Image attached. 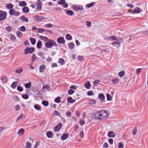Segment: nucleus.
Returning <instances> with one entry per match:
<instances>
[{"label": "nucleus", "mask_w": 148, "mask_h": 148, "mask_svg": "<svg viewBox=\"0 0 148 148\" xmlns=\"http://www.w3.org/2000/svg\"><path fill=\"white\" fill-rule=\"evenodd\" d=\"M46 135L47 137L49 138H52L53 136V134L52 132L49 131L47 132Z\"/></svg>", "instance_id": "nucleus-16"}, {"label": "nucleus", "mask_w": 148, "mask_h": 148, "mask_svg": "<svg viewBox=\"0 0 148 148\" xmlns=\"http://www.w3.org/2000/svg\"><path fill=\"white\" fill-rule=\"evenodd\" d=\"M7 8L8 9H12L13 8V6L12 4H8L6 6Z\"/></svg>", "instance_id": "nucleus-50"}, {"label": "nucleus", "mask_w": 148, "mask_h": 148, "mask_svg": "<svg viewBox=\"0 0 148 148\" xmlns=\"http://www.w3.org/2000/svg\"><path fill=\"white\" fill-rule=\"evenodd\" d=\"M16 34L17 36L19 38H21L23 35L22 33L20 31L17 32Z\"/></svg>", "instance_id": "nucleus-45"}, {"label": "nucleus", "mask_w": 148, "mask_h": 148, "mask_svg": "<svg viewBox=\"0 0 148 148\" xmlns=\"http://www.w3.org/2000/svg\"><path fill=\"white\" fill-rule=\"evenodd\" d=\"M84 58L82 56H79L77 57V59L79 61H82L84 60Z\"/></svg>", "instance_id": "nucleus-59"}, {"label": "nucleus", "mask_w": 148, "mask_h": 148, "mask_svg": "<svg viewBox=\"0 0 148 148\" xmlns=\"http://www.w3.org/2000/svg\"><path fill=\"white\" fill-rule=\"evenodd\" d=\"M125 74V72L124 71H121L119 73V75L120 77H122Z\"/></svg>", "instance_id": "nucleus-44"}, {"label": "nucleus", "mask_w": 148, "mask_h": 148, "mask_svg": "<svg viewBox=\"0 0 148 148\" xmlns=\"http://www.w3.org/2000/svg\"><path fill=\"white\" fill-rule=\"evenodd\" d=\"M59 63L61 65H63L65 63V62L64 59L62 58H60L58 61Z\"/></svg>", "instance_id": "nucleus-39"}, {"label": "nucleus", "mask_w": 148, "mask_h": 148, "mask_svg": "<svg viewBox=\"0 0 148 148\" xmlns=\"http://www.w3.org/2000/svg\"><path fill=\"white\" fill-rule=\"evenodd\" d=\"M57 44L53 40L49 39L45 44V46L47 48H50L53 46H57Z\"/></svg>", "instance_id": "nucleus-2"}, {"label": "nucleus", "mask_w": 148, "mask_h": 148, "mask_svg": "<svg viewBox=\"0 0 148 148\" xmlns=\"http://www.w3.org/2000/svg\"><path fill=\"white\" fill-rule=\"evenodd\" d=\"M42 42L40 41H38L36 45L37 48L38 49H40L42 47Z\"/></svg>", "instance_id": "nucleus-33"}, {"label": "nucleus", "mask_w": 148, "mask_h": 148, "mask_svg": "<svg viewBox=\"0 0 148 148\" xmlns=\"http://www.w3.org/2000/svg\"><path fill=\"white\" fill-rule=\"evenodd\" d=\"M42 104L44 106H47L49 105V102L46 101H43L42 102Z\"/></svg>", "instance_id": "nucleus-40"}, {"label": "nucleus", "mask_w": 148, "mask_h": 148, "mask_svg": "<svg viewBox=\"0 0 148 148\" xmlns=\"http://www.w3.org/2000/svg\"><path fill=\"white\" fill-rule=\"evenodd\" d=\"M108 136L109 137L113 138L115 136V134L114 132L111 131L108 133Z\"/></svg>", "instance_id": "nucleus-13"}, {"label": "nucleus", "mask_w": 148, "mask_h": 148, "mask_svg": "<svg viewBox=\"0 0 148 148\" xmlns=\"http://www.w3.org/2000/svg\"><path fill=\"white\" fill-rule=\"evenodd\" d=\"M50 89V87L48 85H45L43 86L42 88L43 91H45L46 89H47L48 91H49Z\"/></svg>", "instance_id": "nucleus-12"}, {"label": "nucleus", "mask_w": 148, "mask_h": 148, "mask_svg": "<svg viewBox=\"0 0 148 148\" xmlns=\"http://www.w3.org/2000/svg\"><path fill=\"white\" fill-rule=\"evenodd\" d=\"M66 38L68 40H71L72 39V37L71 35L69 34L66 35Z\"/></svg>", "instance_id": "nucleus-36"}, {"label": "nucleus", "mask_w": 148, "mask_h": 148, "mask_svg": "<svg viewBox=\"0 0 148 148\" xmlns=\"http://www.w3.org/2000/svg\"><path fill=\"white\" fill-rule=\"evenodd\" d=\"M108 38L109 40H115L116 39V37L114 36H111Z\"/></svg>", "instance_id": "nucleus-51"}, {"label": "nucleus", "mask_w": 148, "mask_h": 148, "mask_svg": "<svg viewBox=\"0 0 148 148\" xmlns=\"http://www.w3.org/2000/svg\"><path fill=\"white\" fill-rule=\"evenodd\" d=\"M26 145L28 148H30L31 147L32 144L29 142H27L26 143Z\"/></svg>", "instance_id": "nucleus-60"}, {"label": "nucleus", "mask_w": 148, "mask_h": 148, "mask_svg": "<svg viewBox=\"0 0 148 148\" xmlns=\"http://www.w3.org/2000/svg\"><path fill=\"white\" fill-rule=\"evenodd\" d=\"M94 116L96 119L99 120H104L108 116V114L106 110H102L95 113Z\"/></svg>", "instance_id": "nucleus-1"}, {"label": "nucleus", "mask_w": 148, "mask_h": 148, "mask_svg": "<svg viewBox=\"0 0 148 148\" xmlns=\"http://www.w3.org/2000/svg\"><path fill=\"white\" fill-rule=\"evenodd\" d=\"M22 97L25 99H27L29 96L27 94H24L22 95Z\"/></svg>", "instance_id": "nucleus-52"}, {"label": "nucleus", "mask_w": 148, "mask_h": 148, "mask_svg": "<svg viewBox=\"0 0 148 148\" xmlns=\"http://www.w3.org/2000/svg\"><path fill=\"white\" fill-rule=\"evenodd\" d=\"M18 83V81H16L14 82L11 85V88L13 89L15 88L17 86V84Z\"/></svg>", "instance_id": "nucleus-24"}, {"label": "nucleus", "mask_w": 148, "mask_h": 148, "mask_svg": "<svg viewBox=\"0 0 148 148\" xmlns=\"http://www.w3.org/2000/svg\"><path fill=\"white\" fill-rule=\"evenodd\" d=\"M34 108L37 110H40L41 108V107L38 104H36L34 106Z\"/></svg>", "instance_id": "nucleus-37"}, {"label": "nucleus", "mask_w": 148, "mask_h": 148, "mask_svg": "<svg viewBox=\"0 0 148 148\" xmlns=\"http://www.w3.org/2000/svg\"><path fill=\"white\" fill-rule=\"evenodd\" d=\"M39 38L41 40L46 42H47L49 39L46 37H45L42 36H40Z\"/></svg>", "instance_id": "nucleus-26"}, {"label": "nucleus", "mask_w": 148, "mask_h": 148, "mask_svg": "<svg viewBox=\"0 0 148 148\" xmlns=\"http://www.w3.org/2000/svg\"><path fill=\"white\" fill-rule=\"evenodd\" d=\"M9 14L10 15H14L15 16L19 15L20 13L18 12H16L15 10L14 9H10L9 11Z\"/></svg>", "instance_id": "nucleus-5"}, {"label": "nucleus", "mask_w": 148, "mask_h": 148, "mask_svg": "<svg viewBox=\"0 0 148 148\" xmlns=\"http://www.w3.org/2000/svg\"><path fill=\"white\" fill-rule=\"evenodd\" d=\"M23 70V69L22 68H19V69L16 70L15 71V72L16 73H21L22 72Z\"/></svg>", "instance_id": "nucleus-49"}, {"label": "nucleus", "mask_w": 148, "mask_h": 148, "mask_svg": "<svg viewBox=\"0 0 148 148\" xmlns=\"http://www.w3.org/2000/svg\"><path fill=\"white\" fill-rule=\"evenodd\" d=\"M137 131V129L136 127L135 128L132 132L133 134L134 135L136 134Z\"/></svg>", "instance_id": "nucleus-61"}, {"label": "nucleus", "mask_w": 148, "mask_h": 148, "mask_svg": "<svg viewBox=\"0 0 148 148\" xmlns=\"http://www.w3.org/2000/svg\"><path fill=\"white\" fill-rule=\"evenodd\" d=\"M100 82V81L99 80H97L95 81L93 83L94 86H97V84H98Z\"/></svg>", "instance_id": "nucleus-56"}, {"label": "nucleus", "mask_w": 148, "mask_h": 148, "mask_svg": "<svg viewBox=\"0 0 148 148\" xmlns=\"http://www.w3.org/2000/svg\"><path fill=\"white\" fill-rule=\"evenodd\" d=\"M57 42L58 43L60 44H64L65 42V40L64 38L61 36L58 38Z\"/></svg>", "instance_id": "nucleus-8"}, {"label": "nucleus", "mask_w": 148, "mask_h": 148, "mask_svg": "<svg viewBox=\"0 0 148 148\" xmlns=\"http://www.w3.org/2000/svg\"><path fill=\"white\" fill-rule=\"evenodd\" d=\"M69 136L68 134L67 133H65L63 134L61 136L62 140H64L67 138Z\"/></svg>", "instance_id": "nucleus-21"}, {"label": "nucleus", "mask_w": 148, "mask_h": 148, "mask_svg": "<svg viewBox=\"0 0 148 148\" xmlns=\"http://www.w3.org/2000/svg\"><path fill=\"white\" fill-rule=\"evenodd\" d=\"M107 99L108 101H111L112 99V96L108 94L106 95Z\"/></svg>", "instance_id": "nucleus-42"}, {"label": "nucleus", "mask_w": 148, "mask_h": 148, "mask_svg": "<svg viewBox=\"0 0 148 148\" xmlns=\"http://www.w3.org/2000/svg\"><path fill=\"white\" fill-rule=\"evenodd\" d=\"M34 50V49L33 47L29 48L26 47L25 48L24 50V53L25 54H27L28 53H32Z\"/></svg>", "instance_id": "nucleus-4"}, {"label": "nucleus", "mask_w": 148, "mask_h": 148, "mask_svg": "<svg viewBox=\"0 0 148 148\" xmlns=\"http://www.w3.org/2000/svg\"><path fill=\"white\" fill-rule=\"evenodd\" d=\"M53 116H58L60 117H61L60 113L57 110H55L53 113L52 114Z\"/></svg>", "instance_id": "nucleus-19"}, {"label": "nucleus", "mask_w": 148, "mask_h": 148, "mask_svg": "<svg viewBox=\"0 0 148 148\" xmlns=\"http://www.w3.org/2000/svg\"><path fill=\"white\" fill-rule=\"evenodd\" d=\"M20 19L22 20L23 21L25 22H28V20L25 17L23 16L20 17Z\"/></svg>", "instance_id": "nucleus-32"}, {"label": "nucleus", "mask_w": 148, "mask_h": 148, "mask_svg": "<svg viewBox=\"0 0 148 148\" xmlns=\"http://www.w3.org/2000/svg\"><path fill=\"white\" fill-rule=\"evenodd\" d=\"M29 8L27 7H25L22 8L23 12L25 13H26L29 12Z\"/></svg>", "instance_id": "nucleus-27"}, {"label": "nucleus", "mask_w": 148, "mask_h": 148, "mask_svg": "<svg viewBox=\"0 0 148 148\" xmlns=\"http://www.w3.org/2000/svg\"><path fill=\"white\" fill-rule=\"evenodd\" d=\"M29 40L32 45H34L35 44L36 39L35 38L30 37L29 38Z\"/></svg>", "instance_id": "nucleus-30"}, {"label": "nucleus", "mask_w": 148, "mask_h": 148, "mask_svg": "<svg viewBox=\"0 0 148 148\" xmlns=\"http://www.w3.org/2000/svg\"><path fill=\"white\" fill-rule=\"evenodd\" d=\"M17 90L21 92L23 91V87H21L20 86H18L17 87Z\"/></svg>", "instance_id": "nucleus-54"}, {"label": "nucleus", "mask_w": 148, "mask_h": 148, "mask_svg": "<svg viewBox=\"0 0 148 148\" xmlns=\"http://www.w3.org/2000/svg\"><path fill=\"white\" fill-rule=\"evenodd\" d=\"M38 58L36 56V54H33L32 57L31 58V63L32 64L33 62L37 59Z\"/></svg>", "instance_id": "nucleus-25"}, {"label": "nucleus", "mask_w": 148, "mask_h": 148, "mask_svg": "<svg viewBox=\"0 0 148 148\" xmlns=\"http://www.w3.org/2000/svg\"><path fill=\"white\" fill-rule=\"evenodd\" d=\"M46 68V66L45 65H41L40 66L39 68V71L40 73H44L45 72V70Z\"/></svg>", "instance_id": "nucleus-14"}, {"label": "nucleus", "mask_w": 148, "mask_h": 148, "mask_svg": "<svg viewBox=\"0 0 148 148\" xmlns=\"http://www.w3.org/2000/svg\"><path fill=\"white\" fill-rule=\"evenodd\" d=\"M12 27H11L10 26H8L6 28V30L8 32H11L12 30Z\"/></svg>", "instance_id": "nucleus-58"}, {"label": "nucleus", "mask_w": 148, "mask_h": 148, "mask_svg": "<svg viewBox=\"0 0 148 148\" xmlns=\"http://www.w3.org/2000/svg\"><path fill=\"white\" fill-rule=\"evenodd\" d=\"M38 55L41 57L42 59L44 60L45 59V56L44 55V53L41 52H39L38 53Z\"/></svg>", "instance_id": "nucleus-23"}, {"label": "nucleus", "mask_w": 148, "mask_h": 148, "mask_svg": "<svg viewBox=\"0 0 148 148\" xmlns=\"http://www.w3.org/2000/svg\"><path fill=\"white\" fill-rule=\"evenodd\" d=\"M115 40L116 41L113 42L112 43V45L114 46H115V44L120 45L123 42V40L120 38H117Z\"/></svg>", "instance_id": "nucleus-6"}, {"label": "nucleus", "mask_w": 148, "mask_h": 148, "mask_svg": "<svg viewBox=\"0 0 148 148\" xmlns=\"http://www.w3.org/2000/svg\"><path fill=\"white\" fill-rule=\"evenodd\" d=\"M75 45L73 42H71L69 43L68 47L70 49H73L74 48Z\"/></svg>", "instance_id": "nucleus-29"}, {"label": "nucleus", "mask_w": 148, "mask_h": 148, "mask_svg": "<svg viewBox=\"0 0 148 148\" xmlns=\"http://www.w3.org/2000/svg\"><path fill=\"white\" fill-rule=\"evenodd\" d=\"M111 81L113 84H116L119 82V80L118 78H116L112 79L111 80Z\"/></svg>", "instance_id": "nucleus-18"}, {"label": "nucleus", "mask_w": 148, "mask_h": 148, "mask_svg": "<svg viewBox=\"0 0 148 148\" xmlns=\"http://www.w3.org/2000/svg\"><path fill=\"white\" fill-rule=\"evenodd\" d=\"M7 15L6 12L0 10V21L4 20L6 18Z\"/></svg>", "instance_id": "nucleus-3"}, {"label": "nucleus", "mask_w": 148, "mask_h": 148, "mask_svg": "<svg viewBox=\"0 0 148 148\" xmlns=\"http://www.w3.org/2000/svg\"><path fill=\"white\" fill-rule=\"evenodd\" d=\"M53 26V25L50 23H47L44 25L45 27L46 28H50L52 27Z\"/></svg>", "instance_id": "nucleus-35"}, {"label": "nucleus", "mask_w": 148, "mask_h": 148, "mask_svg": "<svg viewBox=\"0 0 148 148\" xmlns=\"http://www.w3.org/2000/svg\"><path fill=\"white\" fill-rule=\"evenodd\" d=\"M94 4V3L93 2H92L90 3L89 4H87L86 5V6L88 8H90L91 7H92V6H93V5Z\"/></svg>", "instance_id": "nucleus-46"}, {"label": "nucleus", "mask_w": 148, "mask_h": 148, "mask_svg": "<svg viewBox=\"0 0 148 148\" xmlns=\"http://www.w3.org/2000/svg\"><path fill=\"white\" fill-rule=\"evenodd\" d=\"M15 109L16 110H18L20 109V107L18 105H17L15 106Z\"/></svg>", "instance_id": "nucleus-64"}, {"label": "nucleus", "mask_w": 148, "mask_h": 148, "mask_svg": "<svg viewBox=\"0 0 148 148\" xmlns=\"http://www.w3.org/2000/svg\"><path fill=\"white\" fill-rule=\"evenodd\" d=\"M96 102V101L95 100H90L88 101V104L92 105L95 104Z\"/></svg>", "instance_id": "nucleus-34"}, {"label": "nucleus", "mask_w": 148, "mask_h": 148, "mask_svg": "<svg viewBox=\"0 0 148 148\" xmlns=\"http://www.w3.org/2000/svg\"><path fill=\"white\" fill-rule=\"evenodd\" d=\"M31 82H29L28 83H27L25 84L24 86L25 88H29L31 87Z\"/></svg>", "instance_id": "nucleus-38"}, {"label": "nucleus", "mask_w": 148, "mask_h": 148, "mask_svg": "<svg viewBox=\"0 0 148 148\" xmlns=\"http://www.w3.org/2000/svg\"><path fill=\"white\" fill-rule=\"evenodd\" d=\"M66 13L69 15L72 16L73 15V12L71 10H68L66 11Z\"/></svg>", "instance_id": "nucleus-43"}, {"label": "nucleus", "mask_w": 148, "mask_h": 148, "mask_svg": "<svg viewBox=\"0 0 148 148\" xmlns=\"http://www.w3.org/2000/svg\"><path fill=\"white\" fill-rule=\"evenodd\" d=\"M24 133V130L23 129H21L18 131L17 133V134L18 135L21 136L23 135Z\"/></svg>", "instance_id": "nucleus-31"}, {"label": "nucleus", "mask_w": 148, "mask_h": 148, "mask_svg": "<svg viewBox=\"0 0 148 148\" xmlns=\"http://www.w3.org/2000/svg\"><path fill=\"white\" fill-rule=\"evenodd\" d=\"M98 97L101 100V102H103L105 99L104 96L102 94H99V95Z\"/></svg>", "instance_id": "nucleus-22"}, {"label": "nucleus", "mask_w": 148, "mask_h": 148, "mask_svg": "<svg viewBox=\"0 0 148 148\" xmlns=\"http://www.w3.org/2000/svg\"><path fill=\"white\" fill-rule=\"evenodd\" d=\"M141 9L138 7L136 8L132 11V13L133 14L138 13L141 12Z\"/></svg>", "instance_id": "nucleus-10"}, {"label": "nucleus", "mask_w": 148, "mask_h": 148, "mask_svg": "<svg viewBox=\"0 0 148 148\" xmlns=\"http://www.w3.org/2000/svg\"><path fill=\"white\" fill-rule=\"evenodd\" d=\"M1 79L2 82L4 84L6 83L8 80L7 77L5 75L3 76Z\"/></svg>", "instance_id": "nucleus-17"}, {"label": "nucleus", "mask_w": 148, "mask_h": 148, "mask_svg": "<svg viewBox=\"0 0 148 148\" xmlns=\"http://www.w3.org/2000/svg\"><path fill=\"white\" fill-rule=\"evenodd\" d=\"M19 5L21 7H23L27 5V3L25 1H22L19 2Z\"/></svg>", "instance_id": "nucleus-28"}, {"label": "nucleus", "mask_w": 148, "mask_h": 148, "mask_svg": "<svg viewBox=\"0 0 148 148\" xmlns=\"http://www.w3.org/2000/svg\"><path fill=\"white\" fill-rule=\"evenodd\" d=\"M16 39V38L15 36L13 35H10V39L11 40L14 41Z\"/></svg>", "instance_id": "nucleus-63"}, {"label": "nucleus", "mask_w": 148, "mask_h": 148, "mask_svg": "<svg viewBox=\"0 0 148 148\" xmlns=\"http://www.w3.org/2000/svg\"><path fill=\"white\" fill-rule=\"evenodd\" d=\"M141 71V69L140 68H138L136 69V73L138 75H139Z\"/></svg>", "instance_id": "nucleus-53"}, {"label": "nucleus", "mask_w": 148, "mask_h": 148, "mask_svg": "<svg viewBox=\"0 0 148 148\" xmlns=\"http://www.w3.org/2000/svg\"><path fill=\"white\" fill-rule=\"evenodd\" d=\"M60 101V97H57L55 99V102L57 103H59Z\"/></svg>", "instance_id": "nucleus-41"}, {"label": "nucleus", "mask_w": 148, "mask_h": 148, "mask_svg": "<svg viewBox=\"0 0 148 148\" xmlns=\"http://www.w3.org/2000/svg\"><path fill=\"white\" fill-rule=\"evenodd\" d=\"M62 127V124L60 123H58L53 129L54 131L57 132L59 131L60 128Z\"/></svg>", "instance_id": "nucleus-9"}, {"label": "nucleus", "mask_w": 148, "mask_h": 148, "mask_svg": "<svg viewBox=\"0 0 148 148\" xmlns=\"http://www.w3.org/2000/svg\"><path fill=\"white\" fill-rule=\"evenodd\" d=\"M18 29L19 30L22 32H24L25 31L26 29L25 27L24 26H22L18 28Z\"/></svg>", "instance_id": "nucleus-48"}, {"label": "nucleus", "mask_w": 148, "mask_h": 148, "mask_svg": "<svg viewBox=\"0 0 148 148\" xmlns=\"http://www.w3.org/2000/svg\"><path fill=\"white\" fill-rule=\"evenodd\" d=\"M64 2H65L64 0H60L58 1V3L59 4L61 5L64 3Z\"/></svg>", "instance_id": "nucleus-55"}, {"label": "nucleus", "mask_w": 148, "mask_h": 148, "mask_svg": "<svg viewBox=\"0 0 148 148\" xmlns=\"http://www.w3.org/2000/svg\"><path fill=\"white\" fill-rule=\"evenodd\" d=\"M75 101V99H73L72 97H68L67 98V101L70 103H73Z\"/></svg>", "instance_id": "nucleus-20"}, {"label": "nucleus", "mask_w": 148, "mask_h": 148, "mask_svg": "<svg viewBox=\"0 0 148 148\" xmlns=\"http://www.w3.org/2000/svg\"><path fill=\"white\" fill-rule=\"evenodd\" d=\"M36 4L37 6L36 9L37 10H40L41 8L42 5V1L40 0H38L37 2H36Z\"/></svg>", "instance_id": "nucleus-7"}, {"label": "nucleus", "mask_w": 148, "mask_h": 148, "mask_svg": "<svg viewBox=\"0 0 148 148\" xmlns=\"http://www.w3.org/2000/svg\"><path fill=\"white\" fill-rule=\"evenodd\" d=\"M74 92V91L72 89H69L68 91V93L69 95H72Z\"/></svg>", "instance_id": "nucleus-57"}, {"label": "nucleus", "mask_w": 148, "mask_h": 148, "mask_svg": "<svg viewBox=\"0 0 148 148\" xmlns=\"http://www.w3.org/2000/svg\"><path fill=\"white\" fill-rule=\"evenodd\" d=\"M45 29L43 28H39L38 29V31L37 32L38 33H42L43 32H45Z\"/></svg>", "instance_id": "nucleus-47"}, {"label": "nucleus", "mask_w": 148, "mask_h": 148, "mask_svg": "<svg viewBox=\"0 0 148 148\" xmlns=\"http://www.w3.org/2000/svg\"><path fill=\"white\" fill-rule=\"evenodd\" d=\"M23 117V115L22 114H20L18 117L17 118L16 121L17 122L19 120L22 119Z\"/></svg>", "instance_id": "nucleus-62"}, {"label": "nucleus", "mask_w": 148, "mask_h": 148, "mask_svg": "<svg viewBox=\"0 0 148 148\" xmlns=\"http://www.w3.org/2000/svg\"><path fill=\"white\" fill-rule=\"evenodd\" d=\"M84 86L87 89H89L90 88L91 84L90 82L88 81H87L84 84Z\"/></svg>", "instance_id": "nucleus-15"}, {"label": "nucleus", "mask_w": 148, "mask_h": 148, "mask_svg": "<svg viewBox=\"0 0 148 148\" xmlns=\"http://www.w3.org/2000/svg\"><path fill=\"white\" fill-rule=\"evenodd\" d=\"M74 10L75 11H81L83 10V8L82 6H74L73 7Z\"/></svg>", "instance_id": "nucleus-11"}]
</instances>
